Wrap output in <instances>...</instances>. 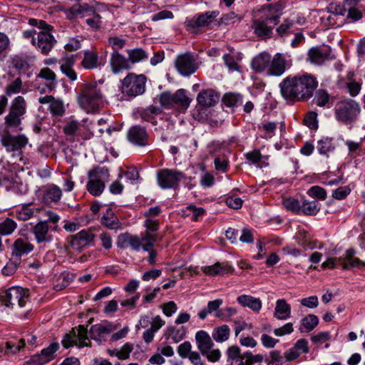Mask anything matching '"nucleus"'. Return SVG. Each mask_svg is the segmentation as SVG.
<instances>
[{
  "mask_svg": "<svg viewBox=\"0 0 365 365\" xmlns=\"http://www.w3.org/2000/svg\"><path fill=\"white\" fill-rule=\"evenodd\" d=\"M222 102L228 107H234L242 103V96L234 93H226L222 98Z\"/></svg>",
  "mask_w": 365,
  "mask_h": 365,
  "instance_id": "51",
  "label": "nucleus"
},
{
  "mask_svg": "<svg viewBox=\"0 0 365 365\" xmlns=\"http://www.w3.org/2000/svg\"><path fill=\"white\" fill-rule=\"evenodd\" d=\"M11 214L15 215L19 220L25 221L29 220L34 215V211L26 205L22 207L21 210L15 211V214L14 212Z\"/></svg>",
  "mask_w": 365,
  "mask_h": 365,
  "instance_id": "56",
  "label": "nucleus"
},
{
  "mask_svg": "<svg viewBox=\"0 0 365 365\" xmlns=\"http://www.w3.org/2000/svg\"><path fill=\"white\" fill-rule=\"evenodd\" d=\"M115 329V326L107 323L103 324H96L91 328V334L93 339L102 341L105 340L107 335Z\"/></svg>",
  "mask_w": 365,
  "mask_h": 365,
  "instance_id": "26",
  "label": "nucleus"
},
{
  "mask_svg": "<svg viewBox=\"0 0 365 365\" xmlns=\"http://www.w3.org/2000/svg\"><path fill=\"white\" fill-rule=\"evenodd\" d=\"M243 357L245 361H241L238 365H252L256 363H260L264 360L263 355L260 354H253L249 351L243 353Z\"/></svg>",
  "mask_w": 365,
  "mask_h": 365,
  "instance_id": "50",
  "label": "nucleus"
},
{
  "mask_svg": "<svg viewBox=\"0 0 365 365\" xmlns=\"http://www.w3.org/2000/svg\"><path fill=\"white\" fill-rule=\"evenodd\" d=\"M308 194L311 197H317L321 200H324L327 197L326 190L319 186H313L308 190Z\"/></svg>",
  "mask_w": 365,
  "mask_h": 365,
  "instance_id": "59",
  "label": "nucleus"
},
{
  "mask_svg": "<svg viewBox=\"0 0 365 365\" xmlns=\"http://www.w3.org/2000/svg\"><path fill=\"white\" fill-rule=\"evenodd\" d=\"M59 348L56 342L51 344L48 347L43 349L40 354L34 356V361L38 364H44L54 358V354Z\"/></svg>",
  "mask_w": 365,
  "mask_h": 365,
  "instance_id": "28",
  "label": "nucleus"
},
{
  "mask_svg": "<svg viewBox=\"0 0 365 365\" xmlns=\"http://www.w3.org/2000/svg\"><path fill=\"white\" fill-rule=\"evenodd\" d=\"M184 178L182 172L173 169H162L157 173L158 185L163 189H175Z\"/></svg>",
  "mask_w": 365,
  "mask_h": 365,
  "instance_id": "10",
  "label": "nucleus"
},
{
  "mask_svg": "<svg viewBox=\"0 0 365 365\" xmlns=\"http://www.w3.org/2000/svg\"><path fill=\"white\" fill-rule=\"evenodd\" d=\"M230 335V329L226 324L215 327L212 332V338L218 343L228 340Z\"/></svg>",
  "mask_w": 365,
  "mask_h": 365,
  "instance_id": "40",
  "label": "nucleus"
},
{
  "mask_svg": "<svg viewBox=\"0 0 365 365\" xmlns=\"http://www.w3.org/2000/svg\"><path fill=\"white\" fill-rule=\"evenodd\" d=\"M39 79L46 81L45 84L41 85V83H39L36 87V89L41 93L51 92L53 91L57 86L56 75L48 67H44L40 70L36 76V81Z\"/></svg>",
  "mask_w": 365,
  "mask_h": 365,
  "instance_id": "12",
  "label": "nucleus"
},
{
  "mask_svg": "<svg viewBox=\"0 0 365 365\" xmlns=\"http://www.w3.org/2000/svg\"><path fill=\"white\" fill-rule=\"evenodd\" d=\"M16 228L17 223L9 217L0 222V234L3 236L11 235Z\"/></svg>",
  "mask_w": 365,
  "mask_h": 365,
  "instance_id": "44",
  "label": "nucleus"
},
{
  "mask_svg": "<svg viewBox=\"0 0 365 365\" xmlns=\"http://www.w3.org/2000/svg\"><path fill=\"white\" fill-rule=\"evenodd\" d=\"M157 240V235L150 233V231L144 232L140 236L132 235L125 232L118 236V247L123 248L130 246L135 251H139L141 248L143 250H148L150 247H153Z\"/></svg>",
  "mask_w": 365,
  "mask_h": 365,
  "instance_id": "3",
  "label": "nucleus"
},
{
  "mask_svg": "<svg viewBox=\"0 0 365 365\" xmlns=\"http://www.w3.org/2000/svg\"><path fill=\"white\" fill-rule=\"evenodd\" d=\"M103 83H86L82 86L78 100L80 106L87 113H96L104 105Z\"/></svg>",
  "mask_w": 365,
  "mask_h": 365,
  "instance_id": "2",
  "label": "nucleus"
},
{
  "mask_svg": "<svg viewBox=\"0 0 365 365\" xmlns=\"http://www.w3.org/2000/svg\"><path fill=\"white\" fill-rule=\"evenodd\" d=\"M56 42L54 36L48 31H39L36 33V37L32 38V43L43 55H48Z\"/></svg>",
  "mask_w": 365,
  "mask_h": 365,
  "instance_id": "11",
  "label": "nucleus"
},
{
  "mask_svg": "<svg viewBox=\"0 0 365 365\" xmlns=\"http://www.w3.org/2000/svg\"><path fill=\"white\" fill-rule=\"evenodd\" d=\"M110 64L112 72L115 74L120 73L123 70H128L131 68L128 58H125L118 51L112 52L110 54Z\"/></svg>",
  "mask_w": 365,
  "mask_h": 365,
  "instance_id": "20",
  "label": "nucleus"
},
{
  "mask_svg": "<svg viewBox=\"0 0 365 365\" xmlns=\"http://www.w3.org/2000/svg\"><path fill=\"white\" fill-rule=\"evenodd\" d=\"M91 14H92L93 16L86 20V24L93 29H99L102 25L101 16L96 13L94 10L93 12Z\"/></svg>",
  "mask_w": 365,
  "mask_h": 365,
  "instance_id": "58",
  "label": "nucleus"
},
{
  "mask_svg": "<svg viewBox=\"0 0 365 365\" xmlns=\"http://www.w3.org/2000/svg\"><path fill=\"white\" fill-rule=\"evenodd\" d=\"M282 356L280 351L274 350L269 353V358L267 359V365H282Z\"/></svg>",
  "mask_w": 365,
  "mask_h": 365,
  "instance_id": "64",
  "label": "nucleus"
},
{
  "mask_svg": "<svg viewBox=\"0 0 365 365\" xmlns=\"http://www.w3.org/2000/svg\"><path fill=\"white\" fill-rule=\"evenodd\" d=\"M93 12V8L88 4H76L73 5L68 12V19L83 18Z\"/></svg>",
  "mask_w": 365,
  "mask_h": 365,
  "instance_id": "33",
  "label": "nucleus"
},
{
  "mask_svg": "<svg viewBox=\"0 0 365 365\" xmlns=\"http://www.w3.org/2000/svg\"><path fill=\"white\" fill-rule=\"evenodd\" d=\"M62 196V191L58 186L51 185L45 191L43 200L45 203L57 202Z\"/></svg>",
  "mask_w": 365,
  "mask_h": 365,
  "instance_id": "36",
  "label": "nucleus"
},
{
  "mask_svg": "<svg viewBox=\"0 0 365 365\" xmlns=\"http://www.w3.org/2000/svg\"><path fill=\"white\" fill-rule=\"evenodd\" d=\"M26 110V103L22 96L16 97L11 102L9 111L19 115L21 117L25 114Z\"/></svg>",
  "mask_w": 365,
  "mask_h": 365,
  "instance_id": "42",
  "label": "nucleus"
},
{
  "mask_svg": "<svg viewBox=\"0 0 365 365\" xmlns=\"http://www.w3.org/2000/svg\"><path fill=\"white\" fill-rule=\"evenodd\" d=\"M127 137L128 140L135 145L145 146L148 144V133L140 125L132 126L128 132Z\"/></svg>",
  "mask_w": 365,
  "mask_h": 365,
  "instance_id": "17",
  "label": "nucleus"
},
{
  "mask_svg": "<svg viewBox=\"0 0 365 365\" xmlns=\"http://www.w3.org/2000/svg\"><path fill=\"white\" fill-rule=\"evenodd\" d=\"M186 334V329L184 327H175L174 326H168L165 331V337L168 340L177 344L182 341Z\"/></svg>",
  "mask_w": 365,
  "mask_h": 365,
  "instance_id": "34",
  "label": "nucleus"
},
{
  "mask_svg": "<svg viewBox=\"0 0 365 365\" xmlns=\"http://www.w3.org/2000/svg\"><path fill=\"white\" fill-rule=\"evenodd\" d=\"M223 59L225 65L230 71H238L240 69L239 63L242 59L241 56L239 53H230L225 54Z\"/></svg>",
  "mask_w": 365,
  "mask_h": 365,
  "instance_id": "43",
  "label": "nucleus"
},
{
  "mask_svg": "<svg viewBox=\"0 0 365 365\" xmlns=\"http://www.w3.org/2000/svg\"><path fill=\"white\" fill-rule=\"evenodd\" d=\"M334 146L329 138H323L317 143V150L321 155L328 156L329 152H332L334 150Z\"/></svg>",
  "mask_w": 365,
  "mask_h": 365,
  "instance_id": "48",
  "label": "nucleus"
},
{
  "mask_svg": "<svg viewBox=\"0 0 365 365\" xmlns=\"http://www.w3.org/2000/svg\"><path fill=\"white\" fill-rule=\"evenodd\" d=\"M34 246L26 240L19 238L12 245V255L21 257L33 251Z\"/></svg>",
  "mask_w": 365,
  "mask_h": 365,
  "instance_id": "31",
  "label": "nucleus"
},
{
  "mask_svg": "<svg viewBox=\"0 0 365 365\" xmlns=\"http://www.w3.org/2000/svg\"><path fill=\"white\" fill-rule=\"evenodd\" d=\"M286 60L282 53H276L271 57L267 75L274 76H282L286 70Z\"/></svg>",
  "mask_w": 365,
  "mask_h": 365,
  "instance_id": "21",
  "label": "nucleus"
},
{
  "mask_svg": "<svg viewBox=\"0 0 365 365\" xmlns=\"http://www.w3.org/2000/svg\"><path fill=\"white\" fill-rule=\"evenodd\" d=\"M95 239L91 229L83 230L71 237L69 245L74 250H81L89 245Z\"/></svg>",
  "mask_w": 365,
  "mask_h": 365,
  "instance_id": "14",
  "label": "nucleus"
},
{
  "mask_svg": "<svg viewBox=\"0 0 365 365\" xmlns=\"http://www.w3.org/2000/svg\"><path fill=\"white\" fill-rule=\"evenodd\" d=\"M41 104H48V108L53 115L62 116L65 112L63 103L60 99H56L53 96H45L38 98Z\"/></svg>",
  "mask_w": 365,
  "mask_h": 365,
  "instance_id": "22",
  "label": "nucleus"
},
{
  "mask_svg": "<svg viewBox=\"0 0 365 365\" xmlns=\"http://www.w3.org/2000/svg\"><path fill=\"white\" fill-rule=\"evenodd\" d=\"M259 11L263 14V19L267 23L268 21L273 22L276 25L279 19V14H277V9L271 4L264 6Z\"/></svg>",
  "mask_w": 365,
  "mask_h": 365,
  "instance_id": "39",
  "label": "nucleus"
},
{
  "mask_svg": "<svg viewBox=\"0 0 365 365\" xmlns=\"http://www.w3.org/2000/svg\"><path fill=\"white\" fill-rule=\"evenodd\" d=\"M271 55L267 52H262L256 56L252 61V68L258 73H268Z\"/></svg>",
  "mask_w": 365,
  "mask_h": 365,
  "instance_id": "25",
  "label": "nucleus"
},
{
  "mask_svg": "<svg viewBox=\"0 0 365 365\" xmlns=\"http://www.w3.org/2000/svg\"><path fill=\"white\" fill-rule=\"evenodd\" d=\"M127 41L118 36H110L108 38V45L113 49V52L118 51L124 48Z\"/></svg>",
  "mask_w": 365,
  "mask_h": 365,
  "instance_id": "53",
  "label": "nucleus"
},
{
  "mask_svg": "<svg viewBox=\"0 0 365 365\" xmlns=\"http://www.w3.org/2000/svg\"><path fill=\"white\" fill-rule=\"evenodd\" d=\"M101 65L99 56L96 51L93 50H87L83 53V58L81 61V66L88 70L95 69Z\"/></svg>",
  "mask_w": 365,
  "mask_h": 365,
  "instance_id": "32",
  "label": "nucleus"
},
{
  "mask_svg": "<svg viewBox=\"0 0 365 365\" xmlns=\"http://www.w3.org/2000/svg\"><path fill=\"white\" fill-rule=\"evenodd\" d=\"M29 290L20 287H12L0 294V300L6 307L18 305L23 307L29 301Z\"/></svg>",
  "mask_w": 365,
  "mask_h": 365,
  "instance_id": "7",
  "label": "nucleus"
},
{
  "mask_svg": "<svg viewBox=\"0 0 365 365\" xmlns=\"http://www.w3.org/2000/svg\"><path fill=\"white\" fill-rule=\"evenodd\" d=\"M237 313L236 309L233 307H225L220 309L215 314V317L222 320H227Z\"/></svg>",
  "mask_w": 365,
  "mask_h": 365,
  "instance_id": "62",
  "label": "nucleus"
},
{
  "mask_svg": "<svg viewBox=\"0 0 365 365\" xmlns=\"http://www.w3.org/2000/svg\"><path fill=\"white\" fill-rule=\"evenodd\" d=\"M1 144L7 152H15L21 150L29 143L24 135H12L5 133L1 135Z\"/></svg>",
  "mask_w": 365,
  "mask_h": 365,
  "instance_id": "13",
  "label": "nucleus"
},
{
  "mask_svg": "<svg viewBox=\"0 0 365 365\" xmlns=\"http://www.w3.org/2000/svg\"><path fill=\"white\" fill-rule=\"evenodd\" d=\"M32 232L37 244L45 245L53 240L51 229L46 221H40L33 227Z\"/></svg>",
  "mask_w": 365,
  "mask_h": 365,
  "instance_id": "16",
  "label": "nucleus"
},
{
  "mask_svg": "<svg viewBox=\"0 0 365 365\" xmlns=\"http://www.w3.org/2000/svg\"><path fill=\"white\" fill-rule=\"evenodd\" d=\"M329 95L325 90L319 89L316 91L313 101L318 106L323 107L329 102Z\"/></svg>",
  "mask_w": 365,
  "mask_h": 365,
  "instance_id": "52",
  "label": "nucleus"
},
{
  "mask_svg": "<svg viewBox=\"0 0 365 365\" xmlns=\"http://www.w3.org/2000/svg\"><path fill=\"white\" fill-rule=\"evenodd\" d=\"M242 17L233 11H230L223 15L220 19V24L231 25L238 23L242 20Z\"/></svg>",
  "mask_w": 365,
  "mask_h": 365,
  "instance_id": "55",
  "label": "nucleus"
},
{
  "mask_svg": "<svg viewBox=\"0 0 365 365\" xmlns=\"http://www.w3.org/2000/svg\"><path fill=\"white\" fill-rule=\"evenodd\" d=\"M237 302L242 307H247L257 313L261 310L262 307V303L259 298L247 294H242L237 297Z\"/></svg>",
  "mask_w": 365,
  "mask_h": 365,
  "instance_id": "27",
  "label": "nucleus"
},
{
  "mask_svg": "<svg viewBox=\"0 0 365 365\" xmlns=\"http://www.w3.org/2000/svg\"><path fill=\"white\" fill-rule=\"evenodd\" d=\"M331 50L329 47H313L308 51L307 59L314 64L321 65L330 59Z\"/></svg>",
  "mask_w": 365,
  "mask_h": 365,
  "instance_id": "19",
  "label": "nucleus"
},
{
  "mask_svg": "<svg viewBox=\"0 0 365 365\" xmlns=\"http://www.w3.org/2000/svg\"><path fill=\"white\" fill-rule=\"evenodd\" d=\"M195 340L197 349L202 354H206L214 346L210 336L203 330L199 331L195 334Z\"/></svg>",
  "mask_w": 365,
  "mask_h": 365,
  "instance_id": "29",
  "label": "nucleus"
},
{
  "mask_svg": "<svg viewBox=\"0 0 365 365\" xmlns=\"http://www.w3.org/2000/svg\"><path fill=\"white\" fill-rule=\"evenodd\" d=\"M328 13L336 14L339 18H342L346 14V9L340 4L331 3L328 6Z\"/></svg>",
  "mask_w": 365,
  "mask_h": 365,
  "instance_id": "61",
  "label": "nucleus"
},
{
  "mask_svg": "<svg viewBox=\"0 0 365 365\" xmlns=\"http://www.w3.org/2000/svg\"><path fill=\"white\" fill-rule=\"evenodd\" d=\"M22 117L19 116L14 113H11V111L5 116V128L6 129L9 128H18L21 123Z\"/></svg>",
  "mask_w": 365,
  "mask_h": 365,
  "instance_id": "47",
  "label": "nucleus"
},
{
  "mask_svg": "<svg viewBox=\"0 0 365 365\" xmlns=\"http://www.w3.org/2000/svg\"><path fill=\"white\" fill-rule=\"evenodd\" d=\"M160 105L166 108H176L187 110L191 99L187 96L184 89H179L175 93L163 92L158 96Z\"/></svg>",
  "mask_w": 365,
  "mask_h": 365,
  "instance_id": "6",
  "label": "nucleus"
},
{
  "mask_svg": "<svg viewBox=\"0 0 365 365\" xmlns=\"http://www.w3.org/2000/svg\"><path fill=\"white\" fill-rule=\"evenodd\" d=\"M128 58L130 64H135L148 58V53L140 48L127 50Z\"/></svg>",
  "mask_w": 365,
  "mask_h": 365,
  "instance_id": "41",
  "label": "nucleus"
},
{
  "mask_svg": "<svg viewBox=\"0 0 365 365\" xmlns=\"http://www.w3.org/2000/svg\"><path fill=\"white\" fill-rule=\"evenodd\" d=\"M201 269L206 275L213 277L225 274L229 272L230 267L217 262L213 265L202 267Z\"/></svg>",
  "mask_w": 365,
  "mask_h": 365,
  "instance_id": "38",
  "label": "nucleus"
},
{
  "mask_svg": "<svg viewBox=\"0 0 365 365\" xmlns=\"http://www.w3.org/2000/svg\"><path fill=\"white\" fill-rule=\"evenodd\" d=\"M219 99L220 95L212 89L203 90L197 96V103L202 107L214 106Z\"/></svg>",
  "mask_w": 365,
  "mask_h": 365,
  "instance_id": "23",
  "label": "nucleus"
},
{
  "mask_svg": "<svg viewBox=\"0 0 365 365\" xmlns=\"http://www.w3.org/2000/svg\"><path fill=\"white\" fill-rule=\"evenodd\" d=\"M317 86L318 81L316 78L309 74L287 76L279 84L282 97L291 101L311 98Z\"/></svg>",
  "mask_w": 365,
  "mask_h": 365,
  "instance_id": "1",
  "label": "nucleus"
},
{
  "mask_svg": "<svg viewBox=\"0 0 365 365\" xmlns=\"http://www.w3.org/2000/svg\"><path fill=\"white\" fill-rule=\"evenodd\" d=\"M318 323V317L314 314H308L302 319V325L307 331L313 330Z\"/></svg>",
  "mask_w": 365,
  "mask_h": 365,
  "instance_id": "54",
  "label": "nucleus"
},
{
  "mask_svg": "<svg viewBox=\"0 0 365 365\" xmlns=\"http://www.w3.org/2000/svg\"><path fill=\"white\" fill-rule=\"evenodd\" d=\"M21 86L22 81L20 78H17L6 87V93L9 96L19 93L21 91Z\"/></svg>",
  "mask_w": 365,
  "mask_h": 365,
  "instance_id": "60",
  "label": "nucleus"
},
{
  "mask_svg": "<svg viewBox=\"0 0 365 365\" xmlns=\"http://www.w3.org/2000/svg\"><path fill=\"white\" fill-rule=\"evenodd\" d=\"M252 27L255 34L260 37L269 36L272 32L273 26H269L264 20H256L253 22Z\"/></svg>",
  "mask_w": 365,
  "mask_h": 365,
  "instance_id": "37",
  "label": "nucleus"
},
{
  "mask_svg": "<svg viewBox=\"0 0 365 365\" xmlns=\"http://www.w3.org/2000/svg\"><path fill=\"white\" fill-rule=\"evenodd\" d=\"M218 15V11H207L197 18L187 20L185 24L188 29L205 26L212 23Z\"/></svg>",
  "mask_w": 365,
  "mask_h": 365,
  "instance_id": "18",
  "label": "nucleus"
},
{
  "mask_svg": "<svg viewBox=\"0 0 365 365\" xmlns=\"http://www.w3.org/2000/svg\"><path fill=\"white\" fill-rule=\"evenodd\" d=\"M282 203L287 209L299 214L300 204L298 200L294 198H287L283 200Z\"/></svg>",
  "mask_w": 365,
  "mask_h": 365,
  "instance_id": "63",
  "label": "nucleus"
},
{
  "mask_svg": "<svg viewBox=\"0 0 365 365\" xmlns=\"http://www.w3.org/2000/svg\"><path fill=\"white\" fill-rule=\"evenodd\" d=\"M320 210L319 205L316 201H304L302 205H300L299 213H303L307 215H317Z\"/></svg>",
  "mask_w": 365,
  "mask_h": 365,
  "instance_id": "45",
  "label": "nucleus"
},
{
  "mask_svg": "<svg viewBox=\"0 0 365 365\" xmlns=\"http://www.w3.org/2000/svg\"><path fill=\"white\" fill-rule=\"evenodd\" d=\"M274 317L279 320H286L291 317V305L284 299L276 301Z\"/></svg>",
  "mask_w": 365,
  "mask_h": 365,
  "instance_id": "30",
  "label": "nucleus"
},
{
  "mask_svg": "<svg viewBox=\"0 0 365 365\" xmlns=\"http://www.w3.org/2000/svg\"><path fill=\"white\" fill-rule=\"evenodd\" d=\"M101 223L110 230H118L122 229L121 223L110 209H108L106 213L103 214L101 217Z\"/></svg>",
  "mask_w": 365,
  "mask_h": 365,
  "instance_id": "35",
  "label": "nucleus"
},
{
  "mask_svg": "<svg viewBox=\"0 0 365 365\" xmlns=\"http://www.w3.org/2000/svg\"><path fill=\"white\" fill-rule=\"evenodd\" d=\"M175 67L178 72L185 76L195 73L197 68L195 58L190 53L179 55L175 60Z\"/></svg>",
  "mask_w": 365,
  "mask_h": 365,
  "instance_id": "15",
  "label": "nucleus"
},
{
  "mask_svg": "<svg viewBox=\"0 0 365 365\" xmlns=\"http://www.w3.org/2000/svg\"><path fill=\"white\" fill-rule=\"evenodd\" d=\"M146 77L143 74L130 73L127 75L122 83V92L128 96H137L145 92Z\"/></svg>",
  "mask_w": 365,
  "mask_h": 365,
  "instance_id": "8",
  "label": "nucleus"
},
{
  "mask_svg": "<svg viewBox=\"0 0 365 365\" xmlns=\"http://www.w3.org/2000/svg\"><path fill=\"white\" fill-rule=\"evenodd\" d=\"M359 105L353 100L339 101L334 107L336 119L344 124L353 123L360 113Z\"/></svg>",
  "mask_w": 365,
  "mask_h": 365,
  "instance_id": "5",
  "label": "nucleus"
},
{
  "mask_svg": "<svg viewBox=\"0 0 365 365\" xmlns=\"http://www.w3.org/2000/svg\"><path fill=\"white\" fill-rule=\"evenodd\" d=\"M88 191L93 196H99L105 189V183L109 180V170L106 167L97 166L88 171Z\"/></svg>",
  "mask_w": 365,
  "mask_h": 365,
  "instance_id": "4",
  "label": "nucleus"
},
{
  "mask_svg": "<svg viewBox=\"0 0 365 365\" xmlns=\"http://www.w3.org/2000/svg\"><path fill=\"white\" fill-rule=\"evenodd\" d=\"M80 125L81 123L77 120H71L63 127V132L67 136H70L73 138H76L77 140L80 130Z\"/></svg>",
  "mask_w": 365,
  "mask_h": 365,
  "instance_id": "46",
  "label": "nucleus"
},
{
  "mask_svg": "<svg viewBox=\"0 0 365 365\" xmlns=\"http://www.w3.org/2000/svg\"><path fill=\"white\" fill-rule=\"evenodd\" d=\"M354 250L349 249L346 251L345 254L339 258V261L344 269H348L353 267H365V262L360 260L354 257Z\"/></svg>",
  "mask_w": 365,
  "mask_h": 365,
  "instance_id": "24",
  "label": "nucleus"
},
{
  "mask_svg": "<svg viewBox=\"0 0 365 365\" xmlns=\"http://www.w3.org/2000/svg\"><path fill=\"white\" fill-rule=\"evenodd\" d=\"M65 348L76 345L78 347L90 346L91 341L87 336V329L83 325L73 328L70 333L66 334L62 341Z\"/></svg>",
  "mask_w": 365,
  "mask_h": 365,
  "instance_id": "9",
  "label": "nucleus"
},
{
  "mask_svg": "<svg viewBox=\"0 0 365 365\" xmlns=\"http://www.w3.org/2000/svg\"><path fill=\"white\" fill-rule=\"evenodd\" d=\"M226 354L228 360H231L232 362L235 361L239 364L244 360L243 354L241 353L240 347L235 345L228 347Z\"/></svg>",
  "mask_w": 365,
  "mask_h": 365,
  "instance_id": "49",
  "label": "nucleus"
},
{
  "mask_svg": "<svg viewBox=\"0 0 365 365\" xmlns=\"http://www.w3.org/2000/svg\"><path fill=\"white\" fill-rule=\"evenodd\" d=\"M93 135V128L86 123L80 125V130L77 140H88Z\"/></svg>",
  "mask_w": 365,
  "mask_h": 365,
  "instance_id": "57",
  "label": "nucleus"
}]
</instances>
